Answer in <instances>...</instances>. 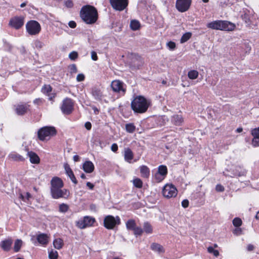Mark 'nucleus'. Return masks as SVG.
Returning a JSON list of instances; mask_svg holds the SVG:
<instances>
[{
  "mask_svg": "<svg viewBox=\"0 0 259 259\" xmlns=\"http://www.w3.org/2000/svg\"><path fill=\"white\" fill-rule=\"evenodd\" d=\"M198 72L195 70H192L188 72V76L191 79H195L198 76Z\"/></svg>",
  "mask_w": 259,
  "mask_h": 259,
  "instance_id": "473e14b6",
  "label": "nucleus"
},
{
  "mask_svg": "<svg viewBox=\"0 0 259 259\" xmlns=\"http://www.w3.org/2000/svg\"><path fill=\"white\" fill-rule=\"evenodd\" d=\"M24 22L23 17H15L11 19L9 24L16 29H18L24 25Z\"/></svg>",
  "mask_w": 259,
  "mask_h": 259,
  "instance_id": "f8f14e48",
  "label": "nucleus"
},
{
  "mask_svg": "<svg viewBox=\"0 0 259 259\" xmlns=\"http://www.w3.org/2000/svg\"><path fill=\"white\" fill-rule=\"evenodd\" d=\"M35 46L36 48H41L44 46V44L39 40H36L35 42Z\"/></svg>",
  "mask_w": 259,
  "mask_h": 259,
  "instance_id": "bf43d9fd",
  "label": "nucleus"
},
{
  "mask_svg": "<svg viewBox=\"0 0 259 259\" xmlns=\"http://www.w3.org/2000/svg\"><path fill=\"white\" fill-rule=\"evenodd\" d=\"M192 36V33L191 32H186L185 33H184L181 38V40H180V42L181 43H184L185 42H186L187 41H188L191 37Z\"/></svg>",
  "mask_w": 259,
  "mask_h": 259,
  "instance_id": "72a5a7b5",
  "label": "nucleus"
},
{
  "mask_svg": "<svg viewBox=\"0 0 259 259\" xmlns=\"http://www.w3.org/2000/svg\"><path fill=\"white\" fill-rule=\"evenodd\" d=\"M151 248L152 250L158 253H162L164 252V250L162 246L158 243H153L151 245Z\"/></svg>",
  "mask_w": 259,
  "mask_h": 259,
  "instance_id": "393cba45",
  "label": "nucleus"
},
{
  "mask_svg": "<svg viewBox=\"0 0 259 259\" xmlns=\"http://www.w3.org/2000/svg\"><path fill=\"white\" fill-rule=\"evenodd\" d=\"M81 19L87 24L94 23L98 19L97 11L95 7L90 5L83 6L80 12Z\"/></svg>",
  "mask_w": 259,
  "mask_h": 259,
  "instance_id": "f257e3e1",
  "label": "nucleus"
},
{
  "mask_svg": "<svg viewBox=\"0 0 259 259\" xmlns=\"http://www.w3.org/2000/svg\"><path fill=\"white\" fill-rule=\"evenodd\" d=\"M87 186L90 189L93 190L94 188V185L91 183L88 182L87 183Z\"/></svg>",
  "mask_w": 259,
  "mask_h": 259,
  "instance_id": "774afa93",
  "label": "nucleus"
},
{
  "mask_svg": "<svg viewBox=\"0 0 259 259\" xmlns=\"http://www.w3.org/2000/svg\"><path fill=\"white\" fill-rule=\"evenodd\" d=\"M92 94L95 99L101 101L103 97L102 92L100 89L94 88L92 89Z\"/></svg>",
  "mask_w": 259,
  "mask_h": 259,
  "instance_id": "412c9836",
  "label": "nucleus"
},
{
  "mask_svg": "<svg viewBox=\"0 0 259 259\" xmlns=\"http://www.w3.org/2000/svg\"><path fill=\"white\" fill-rule=\"evenodd\" d=\"M242 220L239 218H235L233 220V224L235 227H239L242 225Z\"/></svg>",
  "mask_w": 259,
  "mask_h": 259,
  "instance_id": "a19ab883",
  "label": "nucleus"
},
{
  "mask_svg": "<svg viewBox=\"0 0 259 259\" xmlns=\"http://www.w3.org/2000/svg\"><path fill=\"white\" fill-rule=\"evenodd\" d=\"M70 72L71 74L76 73L77 72V69L75 64H71L69 66Z\"/></svg>",
  "mask_w": 259,
  "mask_h": 259,
  "instance_id": "09e8293b",
  "label": "nucleus"
},
{
  "mask_svg": "<svg viewBox=\"0 0 259 259\" xmlns=\"http://www.w3.org/2000/svg\"><path fill=\"white\" fill-rule=\"evenodd\" d=\"M69 26L71 28H74L76 26V23L74 21H70L68 23Z\"/></svg>",
  "mask_w": 259,
  "mask_h": 259,
  "instance_id": "680f3d73",
  "label": "nucleus"
},
{
  "mask_svg": "<svg viewBox=\"0 0 259 259\" xmlns=\"http://www.w3.org/2000/svg\"><path fill=\"white\" fill-rule=\"evenodd\" d=\"M69 209V206L65 203L60 204L59 206V211L62 213L66 212Z\"/></svg>",
  "mask_w": 259,
  "mask_h": 259,
  "instance_id": "e433bc0d",
  "label": "nucleus"
},
{
  "mask_svg": "<svg viewBox=\"0 0 259 259\" xmlns=\"http://www.w3.org/2000/svg\"><path fill=\"white\" fill-rule=\"evenodd\" d=\"M27 156L29 157V160L31 163L38 164L40 159L38 155L32 151H27Z\"/></svg>",
  "mask_w": 259,
  "mask_h": 259,
  "instance_id": "a211bd4d",
  "label": "nucleus"
},
{
  "mask_svg": "<svg viewBox=\"0 0 259 259\" xmlns=\"http://www.w3.org/2000/svg\"><path fill=\"white\" fill-rule=\"evenodd\" d=\"M136 226V223L134 220H129L126 223V227L128 230L133 231Z\"/></svg>",
  "mask_w": 259,
  "mask_h": 259,
  "instance_id": "cd10ccee",
  "label": "nucleus"
},
{
  "mask_svg": "<svg viewBox=\"0 0 259 259\" xmlns=\"http://www.w3.org/2000/svg\"><path fill=\"white\" fill-rule=\"evenodd\" d=\"M37 240L42 245H46L48 243V236L47 234L41 233L37 236Z\"/></svg>",
  "mask_w": 259,
  "mask_h": 259,
  "instance_id": "aec40b11",
  "label": "nucleus"
},
{
  "mask_svg": "<svg viewBox=\"0 0 259 259\" xmlns=\"http://www.w3.org/2000/svg\"><path fill=\"white\" fill-rule=\"evenodd\" d=\"M74 103L72 99L66 98L63 101L61 107L62 112L65 114H70L73 110Z\"/></svg>",
  "mask_w": 259,
  "mask_h": 259,
  "instance_id": "6e6552de",
  "label": "nucleus"
},
{
  "mask_svg": "<svg viewBox=\"0 0 259 259\" xmlns=\"http://www.w3.org/2000/svg\"><path fill=\"white\" fill-rule=\"evenodd\" d=\"M216 190L218 192H223L224 191V188L223 186L218 184L215 187Z\"/></svg>",
  "mask_w": 259,
  "mask_h": 259,
  "instance_id": "13d9d810",
  "label": "nucleus"
},
{
  "mask_svg": "<svg viewBox=\"0 0 259 259\" xmlns=\"http://www.w3.org/2000/svg\"><path fill=\"white\" fill-rule=\"evenodd\" d=\"M64 168H65L66 174L67 175V176L70 174V172H73L72 169L70 168L69 165L68 164H66L64 165Z\"/></svg>",
  "mask_w": 259,
  "mask_h": 259,
  "instance_id": "603ef678",
  "label": "nucleus"
},
{
  "mask_svg": "<svg viewBox=\"0 0 259 259\" xmlns=\"http://www.w3.org/2000/svg\"><path fill=\"white\" fill-rule=\"evenodd\" d=\"M162 194L168 198L175 197L177 195V190L172 184H166L163 188Z\"/></svg>",
  "mask_w": 259,
  "mask_h": 259,
  "instance_id": "9d476101",
  "label": "nucleus"
},
{
  "mask_svg": "<svg viewBox=\"0 0 259 259\" xmlns=\"http://www.w3.org/2000/svg\"><path fill=\"white\" fill-rule=\"evenodd\" d=\"M251 134L254 138L259 137V127L253 128L251 130Z\"/></svg>",
  "mask_w": 259,
  "mask_h": 259,
  "instance_id": "49530a36",
  "label": "nucleus"
},
{
  "mask_svg": "<svg viewBox=\"0 0 259 259\" xmlns=\"http://www.w3.org/2000/svg\"><path fill=\"white\" fill-rule=\"evenodd\" d=\"M77 226L80 229H84L87 227L84 220L79 221L77 222Z\"/></svg>",
  "mask_w": 259,
  "mask_h": 259,
  "instance_id": "a18cd8bd",
  "label": "nucleus"
},
{
  "mask_svg": "<svg viewBox=\"0 0 259 259\" xmlns=\"http://www.w3.org/2000/svg\"><path fill=\"white\" fill-rule=\"evenodd\" d=\"M241 18L245 22V23H246V24L250 23V19L249 15L245 13L243 15H242Z\"/></svg>",
  "mask_w": 259,
  "mask_h": 259,
  "instance_id": "c03bdc74",
  "label": "nucleus"
},
{
  "mask_svg": "<svg viewBox=\"0 0 259 259\" xmlns=\"http://www.w3.org/2000/svg\"><path fill=\"white\" fill-rule=\"evenodd\" d=\"M133 184L135 187L138 188H141L143 186V182L139 178H136L133 180Z\"/></svg>",
  "mask_w": 259,
  "mask_h": 259,
  "instance_id": "4c0bfd02",
  "label": "nucleus"
},
{
  "mask_svg": "<svg viewBox=\"0 0 259 259\" xmlns=\"http://www.w3.org/2000/svg\"><path fill=\"white\" fill-rule=\"evenodd\" d=\"M13 243V240L9 237L6 239L2 241L0 243V247L6 251H9L11 248Z\"/></svg>",
  "mask_w": 259,
  "mask_h": 259,
  "instance_id": "dca6fc26",
  "label": "nucleus"
},
{
  "mask_svg": "<svg viewBox=\"0 0 259 259\" xmlns=\"http://www.w3.org/2000/svg\"><path fill=\"white\" fill-rule=\"evenodd\" d=\"M207 251L209 253H213V255L217 257L219 255V252L218 250H215L211 246H209L207 248Z\"/></svg>",
  "mask_w": 259,
  "mask_h": 259,
  "instance_id": "37998d69",
  "label": "nucleus"
},
{
  "mask_svg": "<svg viewBox=\"0 0 259 259\" xmlns=\"http://www.w3.org/2000/svg\"><path fill=\"white\" fill-rule=\"evenodd\" d=\"M154 178L156 182H160L164 179L165 177L156 172L154 175Z\"/></svg>",
  "mask_w": 259,
  "mask_h": 259,
  "instance_id": "79ce46f5",
  "label": "nucleus"
},
{
  "mask_svg": "<svg viewBox=\"0 0 259 259\" xmlns=\"http://www.w3.org/2000/svg\"><path fill=\"white\" fill-rule=\"evenodd\" d=\"M57 131L54 126H44L37 132L38 139L41 141L48 140L51 137L56 135Z\"/></svg>",
  "mask_w": 259,
  "mask_h": 259,
  "instance_id": "20e7f679",
  "label": "nucleus"
},
{
  "mask_svg": "<svg viewBox=\"0 0 259 259\" xmlns=\"http://www.w3.org/2000/svg\"><path fill=\"white\" fill-rule=\"evenodd\" d=\"M84 79V75L83 74H78L76 77L77 81H81Z\"/></svg>",
  "mask_w": 259,
  "mask_h": 259,
  "instance_id": "6e6d98bb",
  "label": "nucleus"
},
{
  "mask_svg": "<svg viewBox=\"0 0 259 259\" xmlns=\"http://www.w3.org/2000/svg\"><path fill=\"white\" fill-rule=\"evenodd\" d=\"M110 3L113 9L122 11L127 7L128 0H110Z\"/></svg>",
  "mask_w": 259,
  "mask_h": 259,
  "instance_id": "1a4fd4ad",
  "label": "nucleus"
},
{
  "mask_svg": "<svg viewBox=\"0 0 259 259\" xmlns=\"http://www.w3.org/2000/svg\"><path fill=\"white\" fill-rule=\"evenodd\" d=\"M53 245L55 248L60 249L63 245V241L60 238L55 239L53 241Z\"/></svg>",
  "mask_w": 259,
  "mask_h": 259,
  "instance_id": "c85d7f7f",
  "label": "nucleus"
},
{
  "mask_svg": "<svg viewBox=\"0 0 259 259\" xmlns=\"http://www.w3.org/2000/svg\"><path fill=\"white\" fill-rule=\"evenodd\" d=\"M9 157L10 159L16 161H23L25 160L23 156L15 152L9 154Z\"/></svg>",
  "mask_w": 259,
  "mask_h": 259,
  "instance_id": "4be33fe9",
  "label": "nucleus"
},
{
  "mask_svg": "<svg viewBox=\"0 0 259 259\" xmlns=\"http://www.w3.org/2000/svg\"><path fill=\"white\" fill-rule=\"evenodd\" d=\"M252 145L253 147H257L259 146V137L258 138H254L252 140Z\"/></svg>",
  "mask_w": 259,
  "mask_h": 259,
  "instance_id": "3c124183",
  "label": "nucleus"
},
{
  "mask_svg": "<svg viewBox=\"0 0 259 259\" xmlns=\"http://www.w3.org/2000/svg\"><path fill=\"white\" fill-rule=\"evenodd\" d=\"M64 183L62 179L58 177H53L51 181V188H62Z\"/></svg>",
  "mask_w": 259,
  "mask_h": 259,
  "instance_id": "ddd939ff",
  "label": "nucleus"
},
{
  "mask_svg": "<svg viewBox=\"0 0 259 259\" xmlns=\"http://www.w3.org/2000/svg\"><path fill=\"white\" fill-rule=\"evenodd\" d=\"M157 172L160 174L161 175L165 177L167 174V167L164 165H160L158 166V170Z\"/></svg>",
  "mask_w": 259,
  "mask_h": 259,
  "instance_id": "c756f323",
  "label": "nucleus"
},
{
  "mask_svg": "<svg viewBox=\"0 0 259 259\" xmlns=\"http://www.w3.org/2000/svg\"><path fill=\"white\" fill-rule=\"evenodd\" d=\"M84 126L87 130H90L92 128V124L90 122H87L84 124Z\"/></svg>",
  "mask_w": 259,
  "mask_h": 259,
  "instance_id": "0e129e2a",
  "label": "nucleus"
},
{
  "mask_svg": "<svg viewBox=\"0 0 259 259\" xmlns=\"http://www.w3.org/2000/svg\"><path fill=\"white\" fill-rule=\"evenodd\" d=\"M120 223V218L117 216L116 218L112 215H107L104 220V226L107 229H113L117 225Z\"/></svg>",
  "mask_w": 259,
  "mask_h": 259,
  "instance_id": "423d86ee",
  "label": "nucleus"
},
{
  "mask_svg": "<svg viewBox=\"0 0 259 259\" xmlns=\"http://www.w3.org/2000/svg\"><path fill=\"white\" fill-rule=\"evenodd\" d=\"M111 150L113 152H116L117 151V150H118V146H117V145L116 144H115V143L111 145Z\"/></svg>",
  "mask_w": 259,
  "mask_h": 259,
  "instance_id": "e2e57ef3",
  "label": "nucleus"
},
{
  "mask_svg": "<svg viewBox=\"0 0 259 259\" xmlns=\"http://www.w3.org/2000/svg\"><path fill=\"white\" fill-rule=\"evenodd\" d=\"M58 256V253L56 250H52L49 253V257L50 259H57Z\"/></svg>",
  "mask_w": 259,
  "mask_h": 259,
  "instance_id": "ea45409f",
  "label": "nucleus"
},
{
  "mask_svg": "<svg viewBox=\"0 0 259 259\" xmlns=\"http://www.w3.org/2000/svg\"><path fill=\"white\" fill-rule=\"evenodd\" d=\"M15 111L17 114L23 115L27 112L29 106L26 104H19L15 106Z\"/></svg>",
  "mask_w": 259,
  "mask_h": 259,
  "instance_id": "4468645a",
  "label": "nucleus"
},
{
  "mask_svg": "<svg viewBox=\"0 0 259 259\" xmlns=\"http://www.w3.org/2000/svg\"><path fill=\"white\" fill-rule=\"evenodd\" d=\"M111 86L113 91L115 92H120V91H122L124 93L125 92V90L123 88V83L118 80L113 81L111 83Z\"/></svg>",
  "mask_w": 259,
  "mask_h": 259,
  "instance_id": "2eb2a0df",
  "label": "nucleus"
},
{
  "mask_svg": "<svg viewBox=\"0 0 259 259\" xmlns=\"http://www.w3.org/2000/svg\"><path fill=\"white\" fill-rule=\"evenodd\" d=\"M83 169L87 173H91L94 170V165L92 162L87 161L83 164Z\"/></svg>",
  "mask_w": 259,
  "mask_h": 259,
  "instance_id": "6ab92c4d",
  "label": "nucleus"
},
{
  "mask_svg": "<svg viewBox=\"0 0 259 259\" xmlns=\"http://www.w3.org/2000/svg\"><path fill=\"white\" fill-rule=\"evenodd\" d=\"M167 45L170 50H173L176 48V44L173 41H169Z\"/></svg>",
  "mask_w": 259,
  "mask_h": 259,
  "instance_id": "864d4df0",
  "label": "nucleus"
},
{
  "mask_svg": "<svg viewBox=\"0 0 259 259\" xmlns=\"http://www.w3.org/2000/svg\"><path fill=\"white\" fill-rule=\"evenodd\" d=\"M78 57V54L75 51H72L69 54V58L71 60H75Z\"/></svg>",
  "mask_w": 259,
  "mask_h": 259,
  "instance_id": "de8ad7c7",
  "label": "nucleus"
},
{
  "mask_svg": "<svg viewBox=\"0 0 259 259\" xmlns=\"http://www.w3.org/2000/svg\"><path fill=\"white\" fill-rule=\"evenodd\" d=\"M241 232H242L241 229L240 228H236L233 231V233L234 234H236V235H240V234H241Z\"/></svg>",
  "mask_w": 259,
  "mask_h": 259,
  "instance_id": "69168bd1",
  "label": "nucleus"
},
{
  "mask_svg": "<svg viewBox=\"0 0 259 259\" xmlns=\"http://www.w3.org/2000/svg\"><path fill=\"white\" fill-rule=\"evenodd\" d=\"M191 4V0H177L176 7L179 12H185L189 9Z\"/></svg>",
  "mask_w": 259,
  "mask_h": 259,
  "instance_id": "9b49d317",
  "label": "nucleus"
},
{
  "mask_svg": "<svg viewBox=\"0 0 259 259\" xmlns=\"http://www.w3.org/2000/svg\"><path fill=\"white\" fill-rule=\"evenodd\" d=\"M140 172L143 177L147 178L150 175V169L146 165H142L140 167Z\"/></svg>",
  "mask_w": 259,
  "mask_h": 259,
  "instance_id": "a878e982",
  "label": "nucleus"
},
{
  "mask_svg": "<svg viewBox=\"0 0 259 259\" xmlns=\"http://www.w3.org/2000/svg\"><path fill=\"white\" fill-rule=\"evenodd\" d=\"M207 27L215 30L232 31L235 28L236 26L234 23L229 21L216 20L208 23Z\"/></svg>",
  "mask_w": 259,
  "mask_h": 259,
  "instance_id": "7ed1b4c3",
  "label": "nucleus"
},
{
  "mask_svg": "<svg viewBox=\"0 0 259 259\" xmlns=\"http://www.w3.org/2000/svg\"><path fill=\"white\" fill-rule=\"evenodd\" d=\"M52 88L50 85H45L42 88V92L47 94L49 96H50L49 94L52 92Z\"/></svg>",
  "mask_w": 259,
  "mask_h": 259,
  "instance_id": "58836bf2",
  "label": "nucleus"
},
{
  "mask_svg": "<svg viewBox=\"0 0 259 259\" xmlns=\"http://www.w3.org/2000/svg\"><path fill=\"white\" fill-rule=\"evenodd\" d=\"M65 5L68 8H71L73 4L72 1H67L65 2Z\"/></svg>",
  "mask_w": 259,
  "mask_h": 259,
  "instance_id": "338daca9",
  "label": "nucleus"
},
{
  "mask_svg": "<svg viewBox=\"0 0 259 259\" xmlns=\"http://www.w3.org/2000/svg\"><path fill=\"white\" fill-rule=\"evenodd\" d=\"M68 176L70 178L71 181L74 184H77V181L76 179V178L73 174V172H70V174L68 175Z\"/></svg>",
  "mask_w": 259,
  "mask_h": 259,
  "instance_id": "8fccbe9b",
  "label": "nucleus"
},
{
  "mask_svg": "<svg viewBox=\"0 0 259 259\" xmlns=\"http://www.w3.org/2000/svg\"><path fill=\"white\" fill-rule=\"evenodd\" d=\"M245 174L244 171L238 172L237 169H236V171L233 174V177L238 176L240 177L243 176Z\"/></svg>",
  "mask_w": 259,
  "mask_h": 259,
  "instance_id": "052dcab7",
  "label": "nucleus"
},
{
  "mask_svg": "<svg viewBox=\"0 0 259 259\" xmlns=\"http://www.w3.org/2000/svg\"><path fill=\"white\" fill-rule=\"evenodd\" d=\"M125 128L126 131L129 133H133L136 130V126L132 123L126 124Z\"/></svg>",
  "mask_w": 259,
  "mask_h": 259,
  "instance_id": "2f4dec72",
  "label": "nucleus"
},
{
  "mask_svg": "<svg viewBox=\"0 0 259 259\" xmlns=\"http://www.w3.org/2000/svg\"><path fill=\"white\" fill-rule=\"evenodd\" d=\"M91 58L94 61H97L98 60V56L96 52L92 51L91 52Z\"/></svg>",
  "mask_w": 259,
  "mask_h": 259,
  "instance_id": "5fc2aeb1",
  "label": "nucleus"
},
{
  "mask_svg": "<svg viewBox=\"0 0 259 259\" xmlns=\"http://www.w3.org/2000/svg\"><path fill=\"white\" fill-rule=\"evenodd\" d=\"M143 232L146 234H151L153 232V228L152 225L148 222H145L143 225Z\"/></svg>",
  "mask_w": 259,
  "mask_h": 259,
  "instance_id": "b1692460",
  "label": "nucleus"
},
{
  "mask_svg": "<svg viewBox=\"0 0 259 259\" xmlns=\"http://www.w3.org/2000/svg\"><path fill=\"white\" fill-rule=\"evenodd\" d=\"M27 32L31 35L38 34L40 30L41 27L38 22L35 20H30L26 24Z\"/></svg>",
  "mask_w": 259,
  "mask_h": 259,
  "instance_id": "39448f33",
  "label": "nucleus"
},
{
  "mask_svg": "<svg viewBox=\"0 0 259 259\" xmlns=\"http://www.w3.org/2000/svg\"><path fill=\"white\" fill-rule=\"evenodd\" d=\"M141 26L140 23L139 21L136 20H133L130 23V27L133 30H138Z\"/></svg>",
  "mask_w": 259,
  "mask_h": 259,
  "instance_id": "bb28decb",
  "label": "nucleus"
},
{
  "mask_svg": "<svg viewBox=\"0 0 259 259\" xmlns=\"http://www.w3.org/2000/svg\"><path fill=\"white\" fill-rule=\"evenodd\" d=\"M171 123L176 126H180L184 122V119L182 115L175 114L171 117Z\"/></svg>",
  "mask_w": 259,
  "mask_h": 259,
  "instance_id": "f3484780",
  "label": "nucleus"
},
{
  "mask_svg": "<svg viewBox=\"0 0 259 259\" xmlns=\"http://www.w3.org/2000/svg\"><path fill=\"white\" fill-rule=\"evenodd\" d=\"M133 231H134V234L136 237L141 236L143 233V230L142 228L140 227H137V226L134 229Z\"/></svg>",
  "mask_w": 259,
  "mask_h": 259,
  "instance_id": "c9c22d12",
  "label": "nucleus"
},
{
  "mask_svg": "<svg viewBox=\"0 0 259 259\" xmlns=\"http://www.w3.org/2000/svg\"><path fill=\"white\" fill-rule=\"evenodd\" d=\"M124 157L125 161L131 162V161L133 158L134 155L133 152L130 148L125 149Z\"/></svg>",
  "mask_w": 259,
  "mask_h": 259,
  "instance_id": "5701e85b",
  "label": "nucleus"
},
{
  "mask_svg": "<svg viewBox=\"0 0 259 259\" xmlns=\"http://www.w3.org/2000/svg\"><path fill=\"white\" fill-rule=\"evenodd\" d=\"M182 206L184 208H187L189 206V201L187 199H184L182 202Z\"/></svg>",
  "mask_w": 259,
  "mask_h": 259,
  "instance_id": "4d7b16f0",
  "label": "nucleus"
},
{
  "mask_svg": "<svg viewBox=\"0 0 259 259\" xmlns=\"http://www.w3.org/2000/svg\"><path fill=\"white\" fill-rule=\"evenodd\" d=\"M22 243L23 242L21 239H18L16 240L14 246V250L15 252H18L20 250Z\"/></svg>",
  "mask_w": 259,
  "mask_h": 259,
  "instance_id": "7c9ffc66",
  "label": "nucleus"
},
{
  "mask_svg": "<svg viewBox=\"0 0 259 259\" xmlns=\"http://www.w3.org/2000/svg\"><path fill=\"white\" fill-rule=\"evenodd\" d=\"M83 220L87 227L92 226L95 221V219L88 216L84 217Z\"/></svg>",
  "mask_w": 259,
  "mask_h": 259,
  "instance_id": "f704fd0d",
  "label": "nucleus"
},
{
  "mask_svg": "<svg viewBox=\"0 0 259 259\" xmlns=\"http://www.w3.org/2000/svg\"><path fill=\"white\" fill-rule=\"evenodd\" d=\"M51 194L53 198L57 199L61 198H67L69 195V192L67 189L62 188L50 189Z\"/></svg>",
  "mask_w": 259,
  "mask_h": 259,
  "instance_id": "0eeeda50",
  "label": "nucleus"
},
{
  "mask_svg": "<svg viewBox=\"0 0 259 259\" xmlns=\"http://www.w3.org/2000/svg\"><path fill=\"white\" fill-rule=\"evenodd\" d=\"M150 103L142 96H137L131 102L133 110L138 113H143L147 111Z\"/></svg>",
  "mask_w": 259,
  "mask_h": 259,
  "instance_id": "f03ea898",
  "label": "nucleus"
}]
</instances>
